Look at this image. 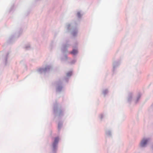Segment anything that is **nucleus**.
Listing matches in <instances>:
<instances>
[{"label":"nucleus","mask_w":153,"mask_h":153,"mask_svg":"<svg viewBox=\"0 0 153 153\" xmlns=\"http://www.w3.org/2000/svg\"><path fill=\"white\" fill-rule=\"evenodd\" d=\"M72 72L71 71V72H68L67 74V75L68 76H70L72 75Z\"/></svg>","instance_id":"20e7f679"},{"label":"nucleus","mask_w":153,"mask_h":153,"mask_svg":"<svg viewBox=\"0 0 153 153\" xmlns=\"http://www.w3.org/2000/svg\"><path fill=\"white\" fill-rule=\"evenodd\" d=\"M59 140V138L58 137H56L55 138L54 142L53 143V146L54 148H55L58 143Z\"/></svg>","instance_id":"f257e3e1"},{"label":"nucleus","mask_w":153,"mask_h":153,"mask_svg":"<svg viewBox=\"0 0 153 153\" xmlns=\"http://www.w3.org/2000/svg\"><path fill=\"white\" fill-rule=\"evenodd\" d=\"M148 142V140H147L143 139L140 143V146L142 147L145 146L146 144Z\"/></svg>","instance_id":"f03ea898"},{"label":"nucleus","mask_w":153,"mask_h":153,"mask_svg":"<svg viewBox=\"0 0 153 153\" xmlns=\"http://www.w3.org/2000/svg\"><path fill=\"white\" fill-rule=\"evenodd\" d=\"M78 52L77 51L76 49H73L72 51L70 53L73 55H75Z\"/></svg>","instance_id":"7ed1b4c3"},{"label":"nucleus","mask_w":153,"mask_h":153,"mask_svg":"<svg viewBox=\"0 0 153 153\" xmlns=\"http://www.w3.org/2000/svg\"><path fill=\"white\" fill-rule=\"evenodd\" d=\"M59 126H58V127L59 128Z\"/></svg>","instance_id":"39448f33"}]
</instances>
